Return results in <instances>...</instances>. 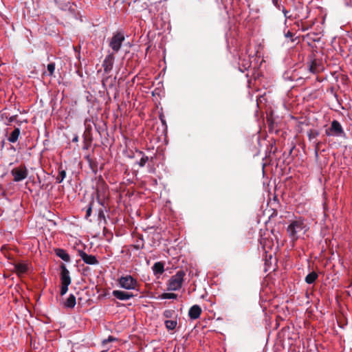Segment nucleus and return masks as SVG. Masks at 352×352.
Listing matches in <instances>:
<instances>
[{
    "mask_svg": "<svg viewBox=\"0 0 352 352\" xmlns=\"http://www.w3.org/2000/svg\"><path fill=\"white\" fill-rule=\"evenodd\" d=\"M132 6L137 11L140 12L146 10L148 7V5L146 2L141 3L140 0H134Z\"/></svg>",
    "mask_w": 352,
    "mask_h": 352,
    "instance_id": "nucleus-17",
    "label": "nucleus"
},
{
    "mask_svg": "<svg viewBox=\"0 0 352 352\" xmlns=\"http://www.w3.org/2000/svg\"><path fill=\"white\" fill-rule=\"evenodd\" d=\"M144 246V240L142 236H140L136 241V243L133 245L135 250L143 249Z\"/></svg>",
    "mask_w": 352,
    "mask_h": 352,
    "instance_id": "nucleus-25",
    "label": "nucleus"
},
{
    "mask_svg": "<svg viewBox=\"0 0 352 352\" xmlns=\"http://www.w3.org/2000/svg\"><path fill=\"white\" fill-rule=\"evenodd\" d=\"M282 12L286 19H292V15L289 14V12L284 7H283Z\"/></svg>",
    "mask_w": 352,
    "mask_h": 352,
    "instance_id": "nucleus-35",
    "label": "nucleus"
},
{
    "mask_svg": "<svg viewBox=\"0 0 352 352\" xmlns=\"http://www.w3.org/2000/svg\"><path fill=\"white\" fill-rule=\"evenodd\" d=\"M120 286L125 289H134L138 286V281L131 275L122 276L118 279Z\"/></svg>",
    "mask_w": 352,
    "mask_h": 352,
    "instance_id": "nucleus-5",
    "label": "nucleus"
},
{
    "mask_svg": "<svg viewBox=\"0 0 352 352\" xmlns=\"http://www.w3.org/2000/svg\"><path fill=\"white\" fill-rule=\"evenodd\" d=\"M86 160L89 163V166L91 170L96 174L98 172V162L96 159L91 158L89 155L86 157Z\"/></svg>",
    "mask_w": 352,
    "mask_h": 352,
    "instance_id": "nucleus-18",
    "label": "nucleus"
},
{
    "mask_svg": "<svg viewBox=\"0 0 352 352\" xmlns=\"http://www.w3.org/2000/svg\"><path fill=\"white\" fill-rule=\"evenodd\" d=\"M328 136L342 137L345 135L341 124L336 120L331 122L330 127L326 130Z\"/></svg>",
    "mask_w": 352,
    "mask_h": 352,
    "instance_id": "nucleus-6",
    "label": "nucleus"
},
{
    "mask_svg": "<svg viewBox=\"0 0 352 352\" xmlns=\"http://www.w3.org/2000/svg\"><path fill=\"white\" fill-rule=\"evenodd\" d=\"M19 135H20V129L15 128L14 129V131L11 133L10 135L8 137V140L10 142L14 143L17 141Z\"/></svg>",
    "mask_w": 352,
    "mask_h": 352,
    "instance_id": "nucleus-20",
    "label": "nucleus"
},
{
    "mask_svg": "<svg viewBox=\"0 0 352 352\" xmlns=\"http://www.w3.org/2000/svg\"><path fill=\"white\" fill-rule=\"evenodd\" d=\"M60 278L61 284H71L72 278L69 275V272L64 263L60 265Z\"/></svg>",
    "mask_w": 352,
    "mask_h": 352,
    "instance_id": "nucleus-9",
    "label": "nucleus"
},
{
    "mask_svg": "<svg viewBox=\"0 0 352 352\" xmlns=\"http://www.w3.org/2000/svg\"><path fill=\"white\" fill-rule=\"evenodd\" d=\"M322 69L320 62L316 59L313 60L309 66V72L315 74L320 72Z\"/></svg>",
    "mask_w": 352,
    "mask_h": 352,
    "instance_id": "nucleus-14",
    "label": "nucleus"
},
{
    "mask_svg": "<svg viewBox=\"0 0 352 352\" xmlns=\"http://www.w3.org/2000/svg\"><path fill=\"white\" fill-rule=\"evenodd\" d=\"M79 256L86 264L97 265L99 263L95 256L87 254L85 252L79 251Z\"/></svg>",
    "mask_w": 352,
    "mask_h": 352,
    "instance_id": "nucleus-10",
    "label": "nucleus"
},
{
    "mask_svg": "<svg viewBox=\"0 0 352 352\" xmlns=\"http://www.w3.org/2000/svg\"><path fill=\"white\" fill-rule=\"evenodd\" d=\"M164 324H165L166 328L168 330H173L177 327V322L176 320H167L165 321Z\"/></svg>",
    "mask_w": 352,
    "mask_h": 352,
    "instance_id": "nucleus-23",
    "label": "nucleus"
},
{
    "mask_svg": "<svg viewBox=\"0 0 352 352\" xmlns=\"http://www.w3.org/2000/svg\"><path fill=\"white\" fill-rule=\"evenodd\" d=\"M58 8L63 10L69 8V3L67 0H54Z\"/></svg>",
    "mask_w": 352,
    "mask_h": 352,
    "instance_id": "nucleus-22",
    "label": "nucleus"
},
{
    "mask_svg": "<svg viewBox=\"0 0 352 352\" xmlns=\"http://www.w3.org/2000/svg\"><path fill=\"white\" fill-rule=\"evenodd\" d=\"M116 340V339L114 337H113V336H109V338H108L107 339L104 340L102 341V345L104 346V344H106L107 342H111V341H114V340Z\"/></svg>",
    "mask_w": 352,
    "mask_h": 352,
    "instance_id": "nucleus-34",
    "label": "nucleus"
},
{
    "mask_svg": "<svg viewBox=\"0 0 352 352\" xmlns=\"http://www.w3.org/2000/svg\"><path fill=\"white\" fill-rule=\"evenodd\" d=\"M309 140L311 142L319 135V132L316 130L310 129L307 131Z\"/></svg>",
    "mask_w": 352,
    "mask_h": 352,
    "instance_id": "nucleus-24",
    "label": "nucleus"
},
{
    "mask_svg": "<svg viewBox=\"0 0 352 352\" xmlns=\"http://www.w3.org/2000/svg\"><path fill=\"white\" fill-rule=\"evenodd\" d=\"M112 294L115 298L120 300H126L134 297V295L131 292L120 290H113Z\"/></svg>",
    "mask_w": 352,
    "mask_h": 352,
    "instance_id": "nucleus-12",
    "label": "nucleus"
},
{
    "mask_svg": "<svg viewBox=\"0 0 352 352\" xmlns=\"http://www.w3.org/2000/svg\"><path fill=\"white\" fill-rule=\"evenodd\" d=\"M164 315L166 318H169L170 316V311H165L164 313Z\"/></svg>",
    "mask_w": 352,
    "mask_h": 352,
    "instance_id": "nucleus-41",
    "label": "nucleus"
},
{
    "mask_svg": "<svg viewBox=\"0 0 352 352\" xmlns=\"http://www.w3.org/2000/svg\"><path fill=\"white\" fill-rule=\"evenodd\" d=\"M85 129L82 135L83 138V146L82 148L88 150L92 144L93 136H92V127L90 124H87V121L85 122Z\"/></svg>",
    "mask_w": 352,
    "mask_h": 352,
    "instance_id": "nucleus-7",
    "label": "nucleus"
},
{
    "mask_svg": "<svg viewBox=\"0 0 352 352\" xmlns=\"http://www.w3.org/2000/svg\"><path fill=\"white\" fill-rule=\"evenodd\" d=\"M70 284H61L60 285V296H64L68 291V287Z\"/></svg>",
    "mask_w": 352,
    "mask_h": 352,
    "instance_id": "nucleus-29",
    "label": "nucleus"
},
{
    "mask_svg": "<svg viewBox=\"0 0 352 352\" xmlns=\"http://www.w3.org/2000/svg\"><path fill=\"white\" fill-rule=\"evenodd\" d=\"M302 23V27H301L302 30L303 32H305V31L307 30H308V27L305 26V25H303V23Z\"/></svg>",
    "mask_w": 352,
    "mask_h": 352,
    "instance_id": "nucleus-43",
    "label": "nucleus"
},
{
    "mask_svg": "<svg viewBox=\"0 0 352 352\" xmlns=\"http://www.w3.org/2000/svg\"><path fill=\"white\" fill-rule=\"evenodd\" d=\"M114 58L113 54H110L105 57L102 63V67L105 73H109L112 69Z\"/></svg>",
    "mask_w": 352,
    "mask_h": 352,
    "instance_id": "nucleus-11",
    "label": "nucleus"
},
{
    "mask_svg": "<svg viewBox=\"0 0 352 352\" xmlns=\"http://www.w3.org/2000/svg\"><path fill=\"white\" fill-rule=\"evenodd\" d=\"M239 69H240L241 72H244V70H243V69H241V67H240Z\"/></svg>",
    "mask_w": 352,
    "mask_h": 352,
    "instance_id": "nucleus-44",
    "label": "nucleus"
},
{
    "mask_svg": "<svg viewBox=\"0 0 352 352\" xmlns=\"http://www.w3.org/2000/svg\"><path fill=\"white\" fill-rule=\"evenodd\" d=\"M10 173L13 177V181L14 182H19L28 177V170L24 164H21L12 169Z\"/></svg>",
    "mask_w": 352,
    "mask_h": 352,
    "instance_id": "nucleus-3",
    "label": "nucleus"
},
{
    "mask_svg": "<svg viewBox=\"0 0 352 352\" xmlns=\"http://www.w3.org/2000/svg\"><path fill=\"white\" fill-rule=\"evenodd\" d=\"M314 144H315V154H316V156L317 157L318 155V151L320 149V146L321 144V142L314 141Z\"/></svg>",
    "mask_w": 352,
    "mask_h": 352,
    "instance_id": "nucleus-32",
    "label": "nucleus"
},
{
    "mask_svg": "<svg viewBox=\"0 0 352 352\" xmlns=\"http://www.w3.org/2000/svg\"><path fill=\"white\" fill-rule=\"evenodd\" d=\"M318 277V275L316 272H311L306 276L305 280L307 284H312L316 281Z\"/></svg>",
    "mask_w": 352,
    "mask_h": 352,
    "instance_id": "nucleus-21",
    "label": "nucleus"
},
{
    "mask_svg": "<svg viewBox=\"0 0 352 352\" xmlns=\"http://www.w3.org/2000/svg\"><path fill=\"white\" fill-rule=\"evenodd\" d=\"M98 219H103L104 221V222L106 223L105 215H104V213L102 210H100L98 212Z\"/></svg>",
    "mask_w": 352,
    "mask_h": 352,
    "instance_id": "nucleus-33",
    "label": "nucleus"
},
{
    "mask_svg": "<svg viewBox=\"0 0 352 352\" xmlns=\"http://www.w3.org/2000/svg\"><path fill=\"white\" fill-rule=\"evenodd\" d=\"M140 154L142 155V157L140 159L138 164L140 166L143 167L145 166L146 163L148 161V157L146 156L142 152H140Z\"/></svg>",
    "mask_w": 352,
    "mask_h": 352,
    "instance_id": "nucleus-28",
    "label": "nucleus"
},
{
    "mask_svg": "<svg viewBox=\"0 0 352 352\" xmlns=\"http://www.w3.org/2000/svg\"><path fill=\"white\" fill-rule=\"evenodd\" d=\"M294 34L292 32H290V31H287V32H286V33L285 34V37L291 38L292 41H294V40L292 38H293V36H294Z\"/></svg>",
    "mask_w": 352,
    "mask_h": 352,
    "instance_id": "nucleus-36",
    "label": "nucleus"
},
{
    "mask_svg": "<svg viewBox=\"0 0 352 352\" xmlns=\"http://www.w3.org/2000/svg\"><path fill=\"white\" fill-rule=\"evenodd\" d=\"M177 297V295L174 293H163L161 295V298L162 299H175Z\"/></svg>",
    "mask_w": 352,
    "mask_h": 352,
    "instance_id": "nucleus-27",
    "label": "nucleus"
},
{
    "mask_svg": "<svg viewBox=\"0 0 352 352\" xmlns=\"http://www.w3.org/2000/svg\"><path fill=\"white\" fill-rule=\"evenodd\" d=\"M124 40L125 37L124 34L121 32H117L113 34V36L110 38L109 45L113 52L116 53L120 50Z\"/></svg>",
    "mask_w": 352,
    "mask_h": 352,
    "instance_id": "nucleus-4",
    "label": "nucleus"
},
{
    "mask_svg": "<svg viewBox=\"0 0 352 352\" xmlns=\"http://www.w3.org/2000/svg\"><path fill=\"white\" fill-rule=\"evenodd\" d=\"M65 177H66L65 170H60L59 172L58 176L56 178V183H58V184L61 183L63 181V179L65 178Z\"/></svg>",
    "mask_w": 352,
    "mask_h": 352,
    "instance_id": "nucleus-26",
    "label": "nucleus"
},
{
    "mask_svg": "<svg viewBox=\"0 0 352 352\" xmlns=\"http://www.w3.org/2000/svg\"><path fill=\"white\" fill-rule=\"evenodd\" d=\"M103 233L106 236L107 234H109V235L112 236V233L106 228L104 227L103 228Z\"/></svg>",
    "mask_w": 352,
    "mask_h": 352,
    "instance_id": "nucleus-37",
    "label": "nucleus"
},
{
    "mask_svg": "<svg viewBox=\"0 0 352 352\" xmlns=\"http://www.w3.org/2000/svg\"><path fill=\"white\" fill-rule=\"evenodd\" d=\"M17 116L15 115V116H10L8 120V122L9 123H11L12 122H14Z\"/></svg>",
    "mask_w": 352,
    "mask_h": 352,
    "instance_id": "nucleus-38",
    "label": "nucleus"
},
{
    "mask_svg": "<svg viewBox=\"0 0 352 352\" xmlns=\"http://www.w3.org/2000/svg\"><path fill=\"white\" fill-rule=\"evenodd\" d=\"M54 252L57 256L63 259L65 262H69L71 261L70 256L67 252L62 248L54 249Z\"/></svg>",
    "mask_w": 352,
    "mask_h": 352,
    "instance_id": "nucleus-15",
    "label": "nucleus"
},
{
    "mask_svg": "<svg viewBox=\"0 0 352 352\" xmlns=\"http://www.w3.org/2000/svg\"><path fill=\"white\" fill-rule=\"evenodd\" d=\"M94 204V201L92 200L89 204V206L87 209V211H86V214H85V218L87 219L89 217L91 216V212H92V206Z\"/></svg>",
    "mask_w": 352,
    "mask_h": 352,
    "instance_id": "nucleus-30",
    "label": "nucleus"
},
{
    "mask_svg": "<svg viewBox=\"0 0 352 352\" xmlns=\"http://www.w3.org/2000/svg\"><path fill=\"white\" fill-rule=\"evenodd\" d=\"M307 230V226L301 219L290 222L287 228V232L293 245L305 234Z\"/></svg>",
    "mask_w": 352,
    "mask_h": 352,
    "instance_id": "nucleus-1",
    "label": "nucleus"
},
{
    "mask_svg": "<svg viewBox=\"0 0 352 352\" xmlns=\"http://www.w3.org/2000/svg\"><path fill=\"white\" fill-rule=\"evenodd\" d=\"M102 352H105L104 351H102Z\"/></svg>",
    "mask_w": 352,
    "mask_h": 352,
    "instance_id": "nucleus-45",
    "label": "nucleus"
},
{
    "mask_svg": "<svg viewBox=\"0 0 352 352\" xmlns=\"http://www.w3.org/2000/svg\"><path fill=\"white\" fill-rule=\"evenodd\" d=\"M185 272L184 270H179L176 274L171 276L168 282V290L176 291L182 287Z\"/></svg>",
    "mask_w": 352,
    "mask_h": 352,
    "instance_id": "nucleus-2",
    "label": "nucleus"
},
{
    "mask_svg": "<svg viewBox=\"0 0 352 352\" xmlns=\"http://www.w3.org/2000/svg\"><path fill=\"white\" fill-rule=\"evenodd\" d=\"M152 269L155 275L162 274L164 272V264L162 262H157L153 265Z\"/></svg>",
    "mask_w": 352,
    "mask_h": 352,
    "instance_id": "nucleus-16",
    "label": "nucleus"
},
{
    "mask_svg": "<svg viewBox=\"0 0 352 352\" xmlns=\"http://www.w3.org/2000/svg\"><path fill=\"white\" fill-rule=\"evenodd\" d=\"M279 0H272V3L278 8L279 10H280V5L278 4Z\"/></svg>",
    "mask_w": 352,
    "mask_h": 352,
    "instance_id": "nucleus-39",
    "label": "nucleus"
},
{
    "mask_svg": "<svg viewBox=\"0 0 352 352\" xmlns=\"http://www.w3.org/2000/svg\"><path fill=\"white\" fill-rule=\"evenodd\" d=\"M72 142H78V136L77 135H76L73 139H72Z\"/></svg>",
    "mask_w": 352,
    "mask_h": 352,
    "instance_id": "nucleus-42",
    "label": "nucleus"
},
{
    "mask_svg": "<svg viewBox=\"0 0 352 352\" xmlns=\"http://www.w3.org/2000/svg\"><path fill=\"white\" fill-rule=\"evenodd\" d=\"M47 70L50 73V76H53L54 70H55V63H51L47 65Z\"/></svg>",
    "mask_w": 352,
    "mask_h": 352,
    "instance_id": "nucleus-31",
    "label": "nucleus"
},
{
    "mask_svg": "<svg viewBox=\"0 0 352 352\" xmlns=\"http://www.w3.org/2000/svg\"><path fill=\"white\" fill-rule=\"evenodd\" d=\"M13 271L20 277L26 274L30 270V263L25 261H14Z\"/></svg>",
    "mask_w": 352,
    "mask_h": 352,
    "instance_id": "nucleus-8",
    "label": "nucleus"
},
{
    "mask_svg": "<svg viewBox=\"0 0 352 352\" xmlns=\"http://www.w3.org/2000/svg\"><path fill=\"white\" fill-rule=\"evenodd\" d=\"M201 314V309L197 305H195L192 306L188 311V316L190 319H192V320H196V319L199 318Z\"/></svg>",
    "mask_w": 352,
    "mask_h": 352,
    "instance_id": "nucleus-13",
    "label": "nucleus"
},
{
    "mask_svg": "<svg viewBox=\"0 0 352 352\" xmlns=\"http://www.w3.org/2000/svg\"><path fill=\"white\" fill-rule=\"evenodd\" d=\"M243 66L244 67V70H245L250 66V63L249 61H247Z\"/></svg>",
    "mask_w": 352,
    "mask_h": 352,
    "instance_id": "nucleus-40",
    "label": "nucleus"
},
{
    "mask_svg": "<svg viewBox=\"0 0 352 352\" xmlns=\"http://www.w3.org/2000/svg\"><path fill=\"white\" fill-rule=\"evenodd\" d=\"M76 304V296L74 294H70L64 302V305L67 308H74Z\"/></svg>",
    "mask_w": 352,
    "mask_h": 352,
    "instance_id": "nucleus-19",
    "label": "nucleus"
}]
</instances>
